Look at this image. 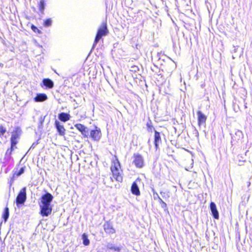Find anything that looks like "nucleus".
Listing matches in <instances>:
<instances>
[{
    "label": "nucleus",
    "mask_w": 252,
    "mask_h": 252,
    "mask_svg": "<svg viewBox=\"0 0 252 252\" xmlns=\"http://www.w3.org/2000/svg\"><path fill=\"white\" fill-rule=\"evenodd\" d=\"M108 32V30L107 27V23L106 22H103L97 31L93 48L94 47L102 36L106 35Z\"/></svg>",
    "instance_id": "nucleus-1"
},
{
    "label": "nucleus",
    "mask_w": 252,
    "mask_h": 252,
    "mask_svg": "<svg viewBox=\"0 0 252 252\" xmlns=\"http://www.w3.org/2000/svg\"><path fill=\"white\" fill-rule=\"evenodd\" d=\"M120 166L119 162L114 163L111 167V170L113 174V177L118 182H121L123 180V177L119 170Z\"/></svg>",
    "instance_id": "nucleus-2"
},
{
    "label": "nucleus",
    "mask_w": 252,
    "mask_h": 252,
    "mask_svg": "<svg viewBox=\"0 0 252 252\" xmlns=\"http://www.w3.org/2000/svg\"><path fill=\"white\" fill-rule=\"evenodd\" d=\"M26 188L24 187L21 189L16 197V202L17 206L19 207L20 205L23 204L26 201Z\"/></svg>",
    "instance_id": "nucleus-3"
},
{
    "label": "nucleus",
    "mask_w": 252,
    "mask_h": 252,
    "mask_svg": "<svg viewBox=\"0 0 252 252\" xmlns=\"http://www.w3.org/2000/svg\"><path fill=\"white\" fill-rule=\"evenodd\" d=\"M53 199L52 195L49 192H47L41 196V204H39V205L51 206V203Z\"/></svg>",
    "instance_id": "nucleus-4"
},
{
    "label": "nucleus",
    "mask_w": 252,
    "mask_h": 252,
    "mask_svg": "<svg viewBox=\"0 0 252 252\" xmlns=\"http://www.w3.org/2000/svg\"><path fill=\"white\" fill-rule=\"evenodd\" d=\"M41 215L43 217L48 216L52 212V208L51 206L39 205Z\"/></svg>",
    "instance_id": "nucleus-5"
},
{
    "label": "nucleus",
    "mask_w": 252,
    "mask_h": 252,
    "mask_svg": "<svg viewBox=\"0 0 252 252\" xmlns=\"http://www.w3.org/2000/svg\"><path fill=\"white\" fill-rule=\"evenodd\" d=\"M132 163L138 168L142 167V157L139 154H134L132 157Z\"/></svg>",
    "instance_id": "nucleus-6"
},
{
    "label": "nucleus",
    "mask_w": 252,
    "mask_h": 252,
    "mask_svg": "<svg viewBox=\"0 0 252 252\" xmlns=\"http://www.w3.org/2000/svg\"><path fill=\"white\" fill-rule=\"evenodd\" d=\"M198 125L199 126H205L207 120V117L203 114L201 111H198L197 112Z\"/></svg>",
    "instance_id": "nucleus-7"
},
{
    "label": "nucleus",
    "mask_w": 252,
    "mask_h": 252,
    "mask_svg": "<svg viewBox=\"0 0 252 252\" xmlns=\"http://www.w3.org/2000/svg\"><path fill=\"white\" fill-rule=\"evenodd\" d=\"M90 136L94 140H99L101 136L100 129H97V127H96V129L91 130L90 132Z\"/></svg>",
    "instance_id": "nucleus-8"
},
{
    "label": "nucleus",
    "mask_w": 252,
    "mask_h": 252,
    "mask_svg": "<svg viewBox=\"0 0 252 252\" xmlns=\"http://www.w3.org/2000/svg\"><path fill=\"white\" fill-rule=\"evenodd\" d=\"M75 126L78 130L81 132L82 135H83L85 137H88V130L86 126L81 124H76Z\"/></svg>",
    "instance_id": "nucleus-9"
},
{
    "label": "nucleus",
    "mask_w": 252,
    "mask_h": 252,
    "mask_svg": "<svg viewBox=\"0 0 252 252\" xmlns=\"http://www.w3.org/2000/svg\"><path fill=\"white\" fill-rule=\"evenodd\" d=\"M210 207L212 214L214 218L216 219H218L219 218V214L217 210L215 203L213 202H211Z\"/></svg>",
    "instance_id": "nucleus-10"
},
{
    "label": "nucleus",
    "mask_w": 252,
    "mask_h": 252,
    "mask_svg": "<svg viewBox=\"0 0 252 252\" xmlns=\"http://www.w3.org/2000/svg\"><path fill=\"white\" fill-rule=\"evenodd\" d=\"M55 126L59 132V134L61 136H63L65 134V129L63 125L60 124V123L56 120L55 123Z\"/></svg>",
    "instance_id": "nucleus-11"
},
{
    "label": "nucleus",
    "mask_w": 252,
    "mask_h": 252,
    "mask_svg": "<svg viewBox=\"0 0 252 252\" xmlns=\"http://www.w3.org/2000/svg\"><path fill=\"white\" fill-rule=\"evenodd\" d=\"M103 227L105 232L107 233L113 234L115 233V230L110 223L108 222L105 223Z\"/></svg>",
    "instance_id": "nucleus-12"
},
{
    "label": "nucleus",
    "mask_w": 252,
    "mask_h": 252,
    "mask_svg": "<svg viewBox=\"0 0 252 252\" xmlns=\"http://www.w3.org/2000/svg\"><path fill=\"white\" fill-rule=\"evenodd\" d=\"M161 142L160 133L155 130L154 135V144L156 149H158L159 143Z\"/></svg>",
    "instance_id": "nucleus-13"
},
{
    "label": "nucleus",
    "mask_w": 252,
    "mask_h": 252,
    "mask_svg": "<svg viewBox=\"0 0 252 252\" xmlns=\"http://www.w3.org/2000/svg\"><path fill=\"white\" fill-rule=\"evenodd\" d=\"M47 99V96L45 94H38L34 98L35 102H42Z\"/></svg>",
    "instance_id": "nucleus-14"
},
{
    "label": "nucleus",
    "mask_w": 252,
    "mask_h": 252,
    "mask_svg": "<svg viewBox=\"0 0 252 252\" xmlns=\"http://www.w3.org/2000/svg\"><path fill=\"white\" fill-rule=\"evenodd\" d=\"M42 83L44 86L49 89L52 88L54 86L53 82L48 78L43 79L42 80Z\"/></svg>",
    "instance_id": "nucleus-15"
},
{
    "label": "nucleus",
    "mask_w": 252,
    "mask_h": 252,
    "mask_svg": "<svg viewBox=\"0 0 252 252\" xmlns=\"http://www.w3.org/2000/svg\"><path fill=\"white\" fill-rule=\"evenodd\" d=\"M70 115L67 114V113H63V112H62L60 114H59V119L61 121H63V122H65L67 121H68L69 119H70Z\"/></svg>",
    "instance_id": "nucleus-16"
},
{
    "label": "nucleus",
    "mask_w": 252,
    "mask_h": 252,
    "mask_svg": "<svg viewBox=\"0 0 252 252\" xmlns=\"http://www.w3.org/2000/svg\"><path fill=\"white\" fill-rule=\"evenodd\" d=\"M131 190L132 193L135 195H137L140 194V190L136 182H134L132 184L131 186Z\"/></svg>",
    "instance_id": "nucleus-17"
},
{
    "label": "nucleus",
    "mask_w": 252,
    "mask_h": 252,
    "mask_svg": "<svg viewBox=\"0 0 252 252\" xmlns=\"http://www.w3.org/2000/svg\"><path fill=\"white\" fill-rule=\"evenodd\" d=\"M106 247L107 249L113 250L115 252H121V248L120 247H117L115 246L112 243H107L106 245Z\"/></svg>",
    "instance_id": "nucleus-18"
},
{
    "label": "nucleus",
    "mask_w": 252,
    "mask_h": 252,
    "mask_svg": "<svg viewBox=\"0 0 252 252\" xmlns=\"http://www.w3.org/2000/svg\"><path fill=\"white\" fill-rule=\"evenodd\" d=\"M9 217V209L8 208L5 207L4 212L2 215V218L4 220V221L6 222L8 219Z\"/></svg>",
    "instance_id": "nucleus-19"
},
{
    "label": "nucleus",
    "mask_w": 252,
    "mask_h": 252,
    "mask_svg": "<svg viewBox=\"0 0 252 252\" xmlns=\"http://www.w3.org/2000/svg\"><path fill=\"white\" fill-rule=\"evenodd\" d=\"M17 143V140L15 139L14 137H11V149L10 151V154H11L12 150L14 149V146H16V144Z\"/></svg>",
    "instance_id": "nucleus-20"
},
{
    "label": "nucleus",
    "mask_w": 252,
    "mask_h": 252,
    "mask_svg": "<svg viewBox=\"0 0 252 252\" xmlns=\"http://www.w3.org/2000/svg\"><path fill=\"white\" fill-rule=\"evenodd\" d=\"M161 195L164 199H168L170 197V192L168 190H165L160 192Z\"/></svg>",
    "instance_id": "nucleus-21"
},
{
    "label": "nucleus",
    "mask_w": 252,
    "mask_h": 252,
    "mask_svg": "<svg viewBox=\"0 0 252 252\" xmlns=\"http://www.w3.org/2000/svg\"><path fill=\"white\" fill-rule=\"evenodd\" d=\"M82 239L83 241V244L85 246H88L90 244V241L88 238V236L86 234H83L82 235Z\"/></svg>",
    "instance_id": "nucleus-22"
},
{
    "label": "nucleus",
    "mask_w": 252,
    "mask_h": 252,
    "mask_svg": "<svg viewBox=\"0 0 252 252\" xmlns=\"http://www.w3.org/2000/svg\"><path fill=\"white\" fill-rule=\"evenodd\" d=\"M52 20L51 18H48L44 21L43 26L45 27H49L52 25Z\"/></svg>",
    "instance_id": "nucleus-23"
},
{
    "label": "nucleus",
    "mask_w": 252,
    "mask_h": 252,
    "mask_svg": "<svg viewBox=\"0 0 252 252\" xmlns=\"http://www.w3.org/2000/svg\"><path fill=\"white\" fill-rule=\"evenodd\" d=\"M39 9V10L41 12H43V10L44 9V1L42 0V1H40Z\"/></svg>",
    "instance_id": "nucleus-24"
},
{
    "label": "nucleus",
    "mask_w": 252,
    "mask_h": 252,
    "mask_svg": "<svg viewBox=\"0 0 252 252\" xmlns=\"http://www.w3.org/2000/svg\"><path fill=\"white\" fill-rule=\"evenodd\" d=\"M25 171V168L24 167H22L20 170L19 171L17 172V173H16V176H20V175H21L23 173H24Z\"/></svg>",
    "instance_id": "nucleus-25"
},
{
    "label": "nucleus",
    "mask_w": 252,
    "mask_h": 252,
    "mask_svg": "<svg viewBox=\"0 0 252 252\" xmlns=\"http://www.w3.org/2000/svg\"><path fill=\"white\" fill-rule=\"evenodd\" d=\"M159 199V201L161 203V206L162 208H164L166 207V204L158 196Z\"/></svg>",
    "instance_id": "nucleus-26"
},
{
    "label": "nucleus",
    "mask_w": 252,
    "mask_h": 252,
    "mask_svg": "<svg viewBox=\"0 0 252 252\" xmlns=\"http://www.w3.org/2000/svg\"><path fill=\"white\" fill-rule=\"evenodd\" d=\"M5 129L4 128V127L0 125V133L2 135H3L5 132Z\"/></svg>",
    "instance_id": "nucleus-27"
},
{
    "label": "nucleus",
    "mask_w": 252,
    "mask_h": 252,
    "mask_svg": "<svg viewBox=\"0 0 252 252\" xmlns=\"http://www.w3.org/2000/svg\"><path fill=\"white\" fill-rule=\"evenodd\" d=\"M31 28L32 30V31L34 32H38V33L40 32V30H38L35 26L33 25L32 26Z\"/></svg>",
    "instance_id": "nucleus-28"
},
{
    "label": "nucleus",
    "mask_w": 252,
    "mask_h": 252,
    "mask_svg": "<svg viewBox=\"0 0 252 252\" xmlns=\"http://www.w3.org/2000/svg\"><path fill=\"white\" fill-rule=\"evenodd\" d=\"M147 126L148 127V130L149 131H151L152 129L154 128L153 126L150 125L149 123L147 124Z\"/></svg>",
    "instance_id": "nucleus-29"
},
{
    "label": "nucleus",
    "mask_w": 252,
    "mask_h": 252,
    "mask_svg": "<svg viewBox=\"0 0 252 252\" xmlns=\"http://www.w3.org/2000/svg\"><path fill=\"white\" fill-rule=\"evenodd\" d=\"M15 174H13V177L11 178L9 183L10 187H11L14 182V178H15Z\"/></svg>",
    "instance_id": "nucleus-30"
},
{
    "label": "nucleus",
    "mask_w": 252,
    "mask_h": 252,
    "mask_svg": "<svg viewBox=\"0 0 252 252\" xmlns=\"http://www.w3.org/2000/svg\"><path fill=\"white\" fill-rule=\"evenodd\" d=\"M11 137H14L15 139L17 140L18 138V135L17 133H13Z\"/></svg>",
    "instance_id": "nucleus-31"
},
{
    "label": "nucleus",
    "mask_w": 252,
    "mask_h": 252,
    "mask_svg": "<svg viewBox=\"0 0 252 252\" xmlns=\"http://www.w3.org/2000/svg\"><path fill=\"white\" fill-rule=\"evenodd\" d=\"M251 183L250 182H249L248 183V186H249L250 185Z\"/></svg>",
    "instance_id": "nucleus-32"
},
{
    "label": "nucleus",
    "mask_w": 252,
    "mask_h": 252,
    "mask_svg": "<svg viewBox=\"0 0 252 252\" xmlns=\"http://www.w3.org/2000/svg\"><path fill=\"white\" fill-rule=\"evenodd\" d=\"M138 181L140 182V180H139V178H138V179H137V180H136V181Z\"/></svg>",
    "instance_id": "nucleus-33"
}]
</instances>
